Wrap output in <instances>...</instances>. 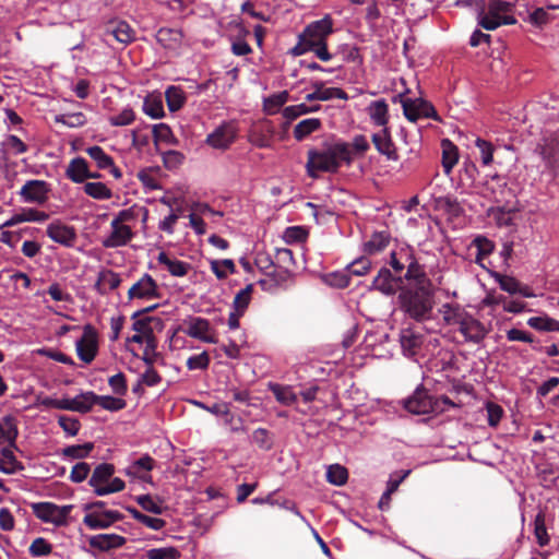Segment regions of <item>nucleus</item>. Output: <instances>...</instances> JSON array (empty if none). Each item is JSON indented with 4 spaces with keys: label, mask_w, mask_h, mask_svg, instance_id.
Returning a JSON list of instances; mask_svg holds the SVG:
<instances>
[{
    "label": "nucleus",
    "mask_w": 559,
    "mask_h": 559,
    "mask_svg": "<svg viewBox=\"0 0 559 559\" xmlns=\"http://www.w3.org/2000/svg\"><path fill=\"white\" fill-rule=\"evenodd\" d=\"M333 33V20L326 14L321 20L309 23L298 35V43L292 49L294 56L312 51L321 61H330L332 55L328 50V37Z\"/></svg>",
    "instance_id": "f257e3e1"
},
{
    "label": "nucleus",
    "mask_w": 559,
    "mask_h": 559,
    "mask_svg": "<svg viewBox=\"0 0 559 559\" xmlns=\"http://www.w3.org/2000/svg\"><path fill=\"white\" fill-rule=\"evenodd\" d=\"M321 128V120L318 118H308L298 122L294 128V138L297 141H302L312 132Z\"/></svg>",
    "instance_id": "ea45409f"
},
{
    "label": "nucleus",
    "mask_w": 559,
    "mask_h": 559,
    "mask_svg": "<svg viewBox=\"0 0 559 559\" xmlns=\"http://www.w3.org/2000/svg\"><path fill=\"white\" fill-rule=\"evenodd\" d=\"M251 441L265 451L270 450L273 445L270 432L265 428L255 429L251 435Z\"/></svg>",
    "instance_id": "69168bd1"
},
{
    "label": "nucleus",
    "mask_w": 559,
    "mask_h": 559,
    "mask_svg": "<svg viewBox=\"0 0 559 559\" xmlns=\"http://www.w3.org/2000/svg\"><path fill=\"white\" fill-rule=\"evenodd\" d=\"M120 284L121 277L118 273L109 269H104L98 273L94 288L98 294L107 295L109 292L118 288Z\"/></svg>",
    "instance_id": "393cba45"
},
{
    "label": "nucleus",
    "mask_w": 559,
    "mask_h": 559,
    "mask_svg": "<svg viewBox=\"0 0 559 559\" xmlns=\"http://www.w3.org/2000/svg\"><path fill=\"white\" fill-rule=\"evenodd\" d=\"M459 154L457 147L449 140L442 141V167L445 175H450L454 165L457 163Z\"/></svg>",
    "instance_id": "58836bf2"
},
{
    "label": "nucleus",
    "mask_w": 559,
    "mask_h": 559,
    "mask_svg": "<svg viewBox=\"0 0 559 559\" xmlns=\"http://www.w3.org/2000/svg\"><path fill=\"white\" fill-rule=\"evenodd\" d=\"M199 406L207 411L209 413L216 415V416H223L225 417V421L227 424L233 425L234 421V415L230 413L229 404L222 402V403H214L211 406H206L202 403H198Z\"/></svg>",
    "instance_id": "680f3d73"
},
{
    "label": "nucleus",
    "mask_w": 559,
    "mask_h": 559,
    "mask_svg": "<svg viewBox=\"0 0 559 559\" xmlns=\"http://www.w3.org/2000/svg\"><path fill=\"white\" fill-rule=\"evenodd\" d=\"M289 94L287 91L275 93L264 99V110L269 115L276 114L280 108L288 100Z\"/></svg>",
    "instance_id": "09e8293b"
},
{
    "label": "nucleus",
    "mask_w": 559,
    "mask_h": 559,
    "mask_svg": "<svg viewBox=\"0 0 559 559\" xmlns=\"http://www.w3.org/2000/svg\"><path fill=\"white\" fill-rule=\"evenodd\" d=\"M443 320L449 325H461L467 313L459 305L445 304L440 309Z\"/></svg>",
    "instance_id": "473e14b6"
},
{
    "label": "nucleus",
    "mask_w": 559,
    "mask_h": 559,
    "mask_svg": "<svg viewBox=\"0 0 559 559\" xmlns=\"http://www.w3.org/2000/svg\"><path fill=\"white\" fill-rule=\"evenodd\" d=\"M367 112L374 126L388 128L389 106L385 99L373 100L367 107Z\"/></svg>",
    "instance_id": "a878e982"
},
{
    "label": "nucleus",
    "mask_w": 559,
    "mask_h": 559,
    "mask_svg": "<svg viewBox=\"0 0 559 559\" xmlns=\"http://www.w3.org/2000/svg\"><path fill=\"white\" fill-rule=\"evenodd\" d=\"M371 269V261L366 257L354 260L348 266L347 272L350 275L362 276Z\"/></svg>",
    "instance_id": "774afa93"
},
{
    "label": "nucleus",
    "mask_w": 559,
    "mask_h": 559,
    "mask_svg": "<svg viewBox=\"0 0 559 559\" xmlns=\"http://www.w3.org/2000/svg\"><path fill=\"white\" fill-rule=\"evenodd\" d=\"M4 151L13 155H20L27 152L28 146L16 135L10 134L2 143Z\"/></svg>",
    "instance_id": "e2e57ef3"
},
{
    "label": "nucleus",
    "mask_w": 559,
    "mask_h": 559,
    "mask_svg": "<svg viewBox=\"0 0 559 559\" xmlns=\"http://www.w3.org/2000/svg\"><path fill=\"white\" fill-rule=\"evenodd\" d=\"M73 506H57L52 502H36L32 504L34 515L45 523L66 526Z\"/></svg>",
    "instance_id": "423d86ee"
},
{
    "label": "nucleus",
    "mask_w": 559,
    "mask_h": 559,
    "mask_svg": "<svg viewBox=\"0 0 559 559\" xmlns=\"http://www.w3.org/2000/svg\"><path fill=\"white\" fill-rule=\"evenodd\" d=\"M511 11V4L503 0H491L488 3L487 12L478 15V25L487 31H495L501 25H512L516 20L507 14Z\"/></svg>",
    "instance_id": "20e7f679"
},
{
    "label": "nucleus",
    "mask_w": 559,
    "mask_h": 559,
    "mask_svg": "<svg viewBox=\"0 0 559 559\" xmlns=\"http://www.w3.org/2000/svg\"><path fill=\"white\" fill-rule=\"evenodd\" d=\"M409 261L406 273L404 274L403 282L409 281L415 283V287H430V280L428 278L424 265L419 264L411 254H407Z\"/></svg>",
    "instance_id": "b1692460"
},
{
    "label": "nucleus",
    "mask_w": 559,
    "mask_h": 559,
    "mask_svg": "<svg viewBox=\"0 0 559 559\" xmlns=\"http://www.w3.org/2000/svg\"><path fill=\"white\" fill-rule=\"evenodd\" d=\"M85 152L96 163L98 169H107L109 166H112V157L109 156L103 147L93 145L87 147Z\"/></svg>",
    "instance_id": "c03bdc74"
},
{
    "label": "nucleus",
    "mask_w": 559,
    "mask_h": 559,
    "mask_svg": "<svg viewBox=\"0 0 559 559\" xmlns=\"http://www.w3.org/2000/svg\"><path fill=\"white\" fill-rule=\"evenodd\" d=\"M84 192L96 200H109L112 197L111 190L103 182H86Z\"/></svg>",
    "instance_id": "a18cd8bd"
},
{
    "label": "nucleus",
    "mask_w": 559,
    "mask_h": 559,
    "mask_svg": "<svg viewBox=\"0 0 559 559\" xmlns=\"http://www.w3.org/2000/svg\"><path fill=\"white\" fill-rule=\"evenodd\" d=\"M15 448L16 445L11 447L9 444V447L1 450L0 471L4 474L11 475L24 468L22 463L16 460L13 453V449Z\"/></svg>",
    "instance_id": "c756f323"
},
{
    "label": "nucleus",
    "mask_w": 559,
    "mask_h": 559,
    "mask_svg": "<svg viewBox=\"0 0 559 559\" xmlns=\"http://www.w3.org/2000/svg\"><path fill=\"white\" fill-rule=\"evenodd\" d=\"M269 390L273 393L276 401L283 405H293L297 401V395L289 385L278 383H269Z\"/></svg>",
    "instance_id": "e433bc0d"
},
{
    "label": "nucleus",
    "mask_w": 559,
    "mask_h": 559,
    "mask_svg": "<svg viewBox=\"0 0 559 559\" xmlns=\"http://www.w3.org/2000/svg\"><path fill=\"white\" fill-rule=\"evenodd\" d=\"M353 160L350 146L346 142H336L323 151L308 152L307 173L317 178L319 171L336 173L342 163L350 165Z\"/></svg>",
    "instance_id": "f03ea898"
},
{
    "label": "nucleus",
    "mask_w": 559,
    "mask_h": 559,
    "mask_svg": "<svg viewBox=\"0 0 559 559\" xmlns=\"http://www.w3.org/2000/svg\"><path fill=\"white\" fill-rule=\"evenodd\" d=\"M87 542L91 548L107 552L121 548L127 543V538L118 534H97L88 537Z\"/></svg>",
    "instance_id": "6ab92c4d"
},
{
    "label": "nucleus",
    "mask_w": 559,
    "mask_h": 559,
    "mask_svg": "<svg viewBox=\"0 0 559 559\" xmlns=\"http://www.w3.org/2000/svg\"><path fill=\"white\" fill-rule=\"evenodd\" d=\"M167 107L170 111L179 110L186 103L185 91L180 86H168L165 91Z\"/></svg>",
    "instance_id": "4c0bfd02"
},
{
    "label": "nucleus",
    "mask_w": 559,
    "mask_h": 559,
    "mask_svg": "<svg viewBox=\"0 0 559 559\" xmlns=\"http://www.w3.org/2000/svg\"><path fill=\"white\" fill-rule=\"evenodd\" d=\"M76 352L85 364H91L95 359L98 352V333L93 325H84L83 335L76 342Z\"/></svg>",
    "instance_id": "6e6552de"
},
{
    "label": "nucleus",
    "mask_w": 559,
    "mask_h": 559,
    "mask_svg": "<svg viewBox=\"0 0 559 559\" xmlns=\"http://www.w3.org/2000/svg\"><path fill=\"white\" fill-rule=\"evenodd\" d=\"M326 479L332 485L343 486L348 479V472L344 466L340 464H333L328 468Z\"/></svg>",
    "instance_id": "603ef678"
},
{
    "label": "nucleus",
    "mask_w": 559,
    "mask_h": 559,
    "mask_svg": "<svg viewBox=\"0 0 559 559\" xmlns=\"http://www.w3.org/2000/svg\"><path fill=\"white\" fill-rule=\"evenodd\" d=\"M32 557H46L52 552V545L43 537L35 538L28 548Z\"/></svg>",
    "instance_id": "052dcab7"
},
{
    "label": "nucleus",
    "mask_w": 559,
    "mask_h": 559,
    "mask_svg": "<svg viewBox=\"0 0 559 559\" xmlns=\"http://www.w3.org/2000/svg\"><path fill=\"white\" fill-rule=\"evenodd\" d=\"M110 225L111 233L103 240L105 248L122 247L132 239L133 233L128 225L118 224V221H112Z\"/></svg>",
    "instance_id": "412c9836"
},
{
    "label": "nucleus",
    "mask_w": 559,
    "mask_h": 559,
    "mask_svg": "<svg viewBox=\"0 0 559 559\" xmlns=\"http://www.w3.org/2000/svg\"><path fill=\"white\" fill-rule=\"evenodd\" d=\"M114 473L115 466L112 464L102 463L94 468L88 485L94 488L96 493V489L103 488L111 479Z\"/></svg>",
    "instance_id": "c85d7f7f"
},
{
    "label": "nucleus",
    "mask_w": 559,
    "mask_h": 559,
    "mask_svg": "<svg viewBox=\"0 0 559 559\" xmlns=\"http://www.w3.org/2000/svg\"><path fill=\"white\" fill-rule=\"evenodd\" d=\"M371 140L380 154L385 155L389 159L392 160L397 159L396 150L391 139L389 128H382L381 131L373 133Z\"/></svg>",
    "instance_id": "5701e85b"
},
{
    "label": "nucleus",
    "mask_w": 559,
    "mask_h": 559,
    "mask_svg": "<svg viewBox=\"0 0 559 559\" xmlns=\"http://www.w3.org/2000/svg\"><path fill=\"white\" fill-rule=\"evenodd\" d=\"M252 292H253V286H252V284H249L236 294V296L234 298V302H233L234 309L236 311H239L240 313H245V311L247 310V308L250 304Z\"/></svg>",
    "instance_id": "6e6d98bb"
},
{
    "label": "nucleus",
    "mask_w": 559,
    "mask_h": 559,
    "mask_svg": "<svg viewBox=\"0 0 559 559\" xmlns=\"http://www.w3.org/2000/svg\"><path fill=\"white\" fill-rule=\"evenodd\" d=\"M527 324L537 331L551 332L558 329V320L549 318L547 316L532 317L527 320Z\"/></svg>",
    "instance_id": "5fc2aeb1"
},
{
    "label": "nucleus",
    "mask_w": 559,
    "mask_h": 559,
    "mask_svg": "<svg viewBox=\"0 0 559 559\" xmlns=\"http://www.w3.org/2000/svg\"><path fill=\"white\" fill-rule=\"evenodd\" d=\"M122 519L123 514L116 510L92 511L84 515L83 524L90 530H106Z\"/></svg>",
    "instance_id": "1a4fd4ad"
},
{
    "label": "nucleus",
    "mask_w": 559,
    "mask_h": 559,
    "mask_svg": "<svg viewBox=\"0 0 559 559\" xmlns=\"http://www.w3.org/2000/svg\"><path fill=\"white\" fill-rule=\"evenodd\" d=\"M437 206L443 211L450 218H457L464 214V209L456 198L440 197L437 199Z\"/></svg>",
    "instance_id": "c9c22d12"
},
{
    "label": "nucleus",
    "mask_w": 559,
    "mask_h": 559,
    "mask_svg": "<svg viewBox=\"0 0 559 559\" xmlns=\"http://www.w3.org/2000/svg\"><path fill=\"white\" fill-rule=\"evenodd\" d=\"M274 134V123L271 120H262L252 127L249 133V141L261 148L271 147Z\"/></svg>",
    "instance_id": "4468645a"
},
{
    "label": "nucleus",
    "mask_w": 559,
    "mask_h": 559,
    "mask_svg": "<svg viewBox=\"0 0 559 559\" xmlns=\"http://www.w3.org/2000/svg\"><path fill=\"white\" fill-rule=\"evenodd\" d=\"M107 34L114 36L117 41L124 45L134 40V31L124 21H120L114 25H110L107 28Z\"/></svg>",
    "instance_id": "2f4dec72"
},
{
    "label": "nucleus",
    "mask_w": 559,
    "mask_h": 559,
    "mask_svg": "<svg viewBox=\"0 0 559 559\" xmlns=\"http://www.w3.org/2000/svg\"><path fill=\"white\" fill-rule=\"evenodd\" d=\"M49 218V214L36 209H23L20 213L14 214L10 219L4 222L1 227H12L24 222H45Z\"/></svg>",
    "instance_id": "cd10ccee"
},
{
    "label": "nucleus",
    "mask_w": 559,
    "mask_h": 559,
    "mask_svg": "<svg viewBox=\"0 0 559 559\" xmlns=\"http://www.w3.org/2000/svg\"><path fill=\"white\" fill-rule=\"evenodd\" d=\"M391 236L386 230L376 231L371 235L370 240L365 242V252L374 254L385 249L390 242Z\"/></svg>",
    "instance_id": "72a5a7b5"
},
{
    "label": "nucleus",
    "mask_w": 559,
    "mask_h": 559,
    "mask_svg": "<svg viewBox=\"0 0 559 559\" xmlns=\"http://www.w3.org/2000/svg\"><path fill=\"white\" fill-rule=\"evenodd\" d=\"M56 122L62 123L70 128L82 127L86 123V117L83 112H73L56 116Z\"/></svg>",
    "instance_id": "0e129e2a"
},
{
    "label": "nucleus",
    "mask_w": 559,
    "mask_h": 559,
    "mask_svg": "<svg viewBox=\"0 0 559 559\" xmlns=\"http://www.w3.org/2000/svg\"><path fill=\"white\" fill-rule=\"evenodd\" d=\"M17 435L19 431L14 418L11 416H5L2 423H0V436L2 443L8 441L11 447H15Z\"/></svg>",
    "instance_id": "37998d69"
},
{
    "label": "nucleus",
    "mask_w": 559,
    "mask_h": 559,
    "mask_svg": "<svg viewBox=\"0 0 559 559\" xmlns=\"http://www.w3.org/2000/svg\"><path fill=\"white\" fill-rule=\"evenodd\" d=\"M95 404L102 408L110 412H117L126 407V401L120 397H114L110 395H97Z\"/></svg>",
    "instance_id": "4d7b16f0"
},
{
    "label": "nucleus",
    "mask_w": 559,
    "mask_h": 559,
    "mask_svg": "<svg viewBox=\"0 0 559 559\" xmlns=\"http://www.w3.org/2000/svg\"><path fill=\"white\" fill-rule=\"evenodd\" d=\"M312 87L317 92L318 100H330L332 98L348 99L347 93L340 87H324L322 81H316L312 83Z\"/></svg>",
    "instance_id": "f704fd0d"
},
{
    "label": "nucleus",
    "mask_w": 559,
    "mask_h": 559,
    "mask_svg": "<svg viewBox=\"0 0 559 559\" xmlns=\"http://www.w3.org/2000/svg\"><path fill=\"white\" fill-rule=\"evenodd\" d=\"M460 333L464 336L465 342L480 344L489 333V329L478 319L467 313L466 318L459 328Z\"/></svg>",
    "instance_id": "9d476101"
},
{
    "label": "nucleus",
    "mask_w": 559,
    "mask_h": 559,
    "mask_svg": "<svg viewBox=\"0 0 559 559\" xmlns=\"http://www.w3.org/2000/svg\"><path fill=\"white\" fill-rule=\"evenodd\" d=\"M275 265L292 270L295 265L293 251L288 248H278L275 253Z\"/></svg>",
    "instance_id": "338daca9"
},
{
    "label": "nucleus",
    "mask_w": 559,
    "mask_h": 559,
    "mask_svg": "<svg viewBox=\"0 0 559 559\" xmlns=\"http://www.w3.org/2000/svg\"><path fill=\"white\" fill-rule=\"evenodd\" d=\"M49 187L44 180H28L22 187L20 194L25 202L43 204L48 199Z\"/></svg>",
    "instance_id": "f3484780"
},
{
    "label": "nucleus",
    "mask_w": 559,
    "mask_h": 559,
    "mask_svg": "<svg viewBox=\"0 0 559 559\" xmlns=\"http://www.w3.org/2000/svg\"><path fill=\"white\" fill-rule=\"evenodd\" d=\"M87 170V162L83 157H75L69 163L66 175L71 181L82 183L86 180Z\"/></svg>",
    "instance_id": "7c9ffc66"
},
{
    "label": "nucleus",
    "mask_w": 559,
    "mask_h": 559,
    "mask_svg": "<svg viewBox=\"0 0 559 559\" xmlns=\"http://www.w3.org/2000/svg\"><path fill=\"white\" fill-rule=\"evenodd\" d=\"M127 511L132 515L134 520L154 531H159L165 527L166 521L159 518L148 516L140 512L134 507H127Z\"/></svg>",
    "instance_id": "79ce46f5"
},
{
    "label": "nucleus",
    "mask_w": 559,
    "mask_h": 559,
    "mask_svg": "<svg viewBox=\"0 0 559 559\" xmlns=\"http://www.w3.org/2000/svg\"><path fill=\"white\" fill-rule=\"evenodd\" d=\"M47 236L55 242L64 247H73L76 240L74 227L66 225L61 222H53L47 227Z\"/></svg>",
    "instance_id": "dca6fc26"
},
{
    "label": "nucleus",
    "mask_w": 559,
    "mask_h": 559,
    "mask_svg": "<svg viewBox=\"0 0 559 559\" xmlns=\"http://www.w3.org/2000/svg\"><path fill=\"white\" fill-rule=\"evenodd\" d=\"M143 111L153 119L164 117V107L162 99L158 97L147 96L143 102Z\"/></svg>",
    "instance_id": "864d4df0"
},
{
    "label": "nucleus",
    "mask_w": 559,
    "mask_h": 559,
    "mask_svg": "<svg viewBox=\"0 0 559 559\" xmlns=\"http://www.w3.org/2000/svg\"><path fill=\"white\" fill-rule=\"evenodd\" d=\"M180 551L176 547L152 548L145 552L147 559H179Z\"/></svg>",
    "instance_id": "bf43d9fd"
},
{
    "label": "nucleus",
    "mask_w": 559,
    "mask_h": 559,
    "mask_svg": "<svg viewBox=\"0 0 559 559\" xmlns=\"http://www.w3.org/2000/svg\"><path fill=\"white\" fill-rule=\"evenodd\" d=\"M185 332L190 337L211 344L217 343V338L211 333L212 329L209 320L204 318H193Z\"/></svg>",
    "instance_id": "4be33fe9"
},
{
    "label": "nucleus",
    "mask_w": 559,
    "mask_h": 559,
    "mask_svg": "<svg viewBox=\"0 0 559 559\" xmlns=\"http://www.w3.org/2000/svg\"><path fill=\"white\" fill-rule=\"evenodd\" d=\"M403 406L407 412L415 415L441 413L444 411V407H440V402L430 395L423 385H419L409 397L403 401Z\"/></svg>",
    "instance_id": "39448f33"
},
{
    "label": "nucleus",
    "mask_w": 559,
    "mask_h": 559,
    "mask_svg": "<svg viewBox=\"0 0 559 559\" xmlns=\"http://www.w3.org/2000/svg\"><path fill=\"white\" fill-rule=\"evenodd\" d=\"M155 460L151 455L144 454L140 459L133 461L124 469V473L127 476L139 478L145 483H152L150 472L155 467Z\"/></svg>",
    "instance_id": "a211bd4d"
},
{
    "label": "nucleus",
    "mask_w": 559,
    "mask_h": 559,
    "mask_svg": "<svg viewBox=\"0 0 559 559\" xmlns=\"http://www.w3.org/2000/svg\"><path fill=\"white\" fill-rule=\"evenodd\" d=\"M473 246L477 249L476 262L479 263L483 259L488 257L495 249L491 240L484 236H478L473 240Z\"/></svg>",
    "instance_id": "13d9d810"
},
{
    "label": "nucleus",
    "mask_w": 559,
    "mask_h": 559,
    "mask_svg": "<svg viewBox=\"0 0 559 559\" xmlns=\"http://www.w3.org/2000/svg\"><path fill=\"white\" fill-rule=\"evenodd\" d=\"M159 289L156 281L150 275L144 274L136 283H134L128 290V298L132 299H154L159 298Z\"/></svg>",
    "instance_id": "f8f14e48"
},
{
    "label": "nucleus",
    "mask_w": 559,
    "mask_h": 559,
    "mask_svg": "<svg viewBox=\"0 0 559 559\" xmlns=\"http://www.w3.org/2000/svg\"><path fill=\"white\" fill-rule=\"evenodd\" d=\"M94 449L93 442H85L83 444L68 445L62 450V455L72 460L85 459Z\"/></svg>",
    "instance_id": "49530a36"
},
{
    "label": "nucleus",
    "mask_w": 559,
    "mask_h": 559,
    "mask_svg": "<svg viewBox=\"0 0 559 559\" xmlns=\"http://www.w3.org/2000/svg\"><path fill=\"white\" fill-rule=\"evenodd\" d=\"M536 151L543 157L547 168L555 170L559 166V139L557 136L543 138Z\"/></svg>",
    "instance_id": "2eb2a0df"
},
{
    "label": "nucleus",
    "mask_w": 559,
    "mask_h": 559,
    "mask_svg": "<svg viewBox=\"0 0 559 559\" xmlns=\"http://www.w3.org/2000/svg\"><path fill=\"white\" fill-rule=\"evenodd\" d=\"M238 129L234 122H223L206 135L205 143L221 151H226L236 141Z\"/></svg>",
    "instance_id": "0eeeda50"
},
{
    "label": "nucleus",
    "mask_w": 559,
    "mask_h": 559,
    "mask_svg": "<svg viewBox=\"0 0 559 559\" xmlns=\"http://www.w3.org/2000/svg\"><path fill=\"white\" fill-rule=\"evenodd\" d=\"M400 343L403 354L407 357H414L424 344V335L412 328H405L400 333Z\"/></svg>",
    "instance_id": "aec40b11"
},
{
    "label": "nucleus",
    "mask_w": 559,
    "mask_h": 559,
    "mask_svg": "<svg viewBox=\"0 0 559 559\" xmlns=\"http://www.w3.org/2000/svg\"><path fill=\"white\" fill-rule=\"evenodd\" d=\"M211 270L218 280H224L228 274L236 273V265L231 259L212 260Z\"/></svg>",
    "instance_id": "de8ad7c7"
},
{
    "label": "nucleus",
    "mask_w": 559,
    "mask_h": 559,
    "mask_svg": "<svg viewBox=\"0 0 559 559\" xmlns=\"http://www.w3.org/2000/svg\"><path fill=\"white\" fill-rule=\"evenodd\" d=\"M266 278L260 280L259 285L262 289L273 293L277 288H287L293 280L292 270H286L275 265L270 272L265 273Z\"/></svg>",
    "instance_id": "ddd939ff"
},
{
    "label": "nucleus",
    "mask_w": 559,
    "mask_h": 559,
    "mask_svg": "<svg viewBox=\"0 0 559 559\" xmlns=\"http://www.w3.org/2000/svg\"><path fill=\"white\" fill-rule=\"evenodd\" d=\"M157 262L164 265L167 271L176 277H182L188 274L191 265L188 262L170 258L166 252L162 251L157 255Z\"/></svg>",
    "instance_id": "bb28decb"
},
{
    "label": "nucleus",
    "mask_w": 559,
    "mask_h": 559,
    "mask_svg": "<svg viewBox=\"0 0 559 559\" xmlns=\"http://www.w3.org/2000/svg\"><path fill=\"white\" fill-rule=\"evenodd\" d=\"M371 288L379 290L386 296H392L397 290L402 292V289H404L403 277L394 276L389 269L382 267L373 278Z\"/></svg>",
    "instance_id": "9b49d317"
},
{
    "label": "nucleus",
    "mask_w": 559,
    "mask_h": 559,
    "mask_svg": "<svg viewBox=\"0 0 559 559\" xmlns=\"http://www.w3.org/2000/svg\"><path fill=\"white\" fill-rule=\"evenodd\" d=\"M401 309L417 322L431 318L433 309V294L430 287H408L399 295Z\"/></svg>",
    "instance_id": "7ed1b4c3"
},
{
    "label": "nucleus",
    "mask_w": 559,
    "mask_h": 559,
    "mask_svg": "<svg viewBox=\"0 0 559 559\" xmlns=\"http://www.w3.org/2000/svg\"><path fill=\"white\" fill-rule=\"evenodd\" d=\"M96 393L88 391L83 392L71 399V411L79 413H87L95 405Z\"/></svg>",
    "instance_id": "a19ab883"
},
{
    "label": "nucleus",
    "mask_w": 559,
    "mask_h": 559,
    "mask_svg": "<svg viewBox=\"0 0 559 559\" xmlns=\"http://www.w3.org/2000/svg\"><path fill=\"white\" fill-rule=\"evenodd\" d=\"M138 504L145 511L162 514L164 512L163 501L155 499L151 495H140L135 497Z\"/></svg>",
    "instance_id": "8fccbe9b"
},
{
    "label": "nucleus",
    "mask_w": 559,
    "mask_h": 559,
    "mask_svg": "<svg viewBox=\"0 0 559 559\" xmlns=\"http://www.w3.org/2000/svg\"><path fill=\"white\" fill-rule=\"evenodd\" d=\"M154 142H164L171 145H177L178 140L173 134L171 129L166 123H158L153 127Z\"/></svg>",
    "instance_id": "3c124183"
}]
</instances>
